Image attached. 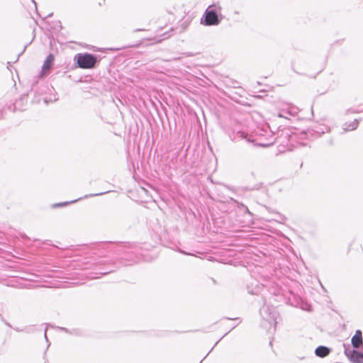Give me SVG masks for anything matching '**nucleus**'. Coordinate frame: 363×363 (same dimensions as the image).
Wrapping results in <instances>:
<instances>
[{"label":"nucleus","instance_id":"f257e3e1","mask_svg":"<svg viewBox=\"0 0 363 363\" xmlns=\"http://www.w3.org/2000/svg\"><path fill=\"white\" fill-rule=\"evenodd\" d=\"M76 58L78 66L82 69H92L97 62L94 55L88 53L78 54Z\"/></svg>","mask_w":363,"mask_h":363},{"label":"nucleus","instance_id":"f03ea898","mask_svg":"<svg viewBox=\"0 0 363 363\" xmlns=\"http://www.w3.org/2000/svg\"><path fill=\"white\" fill-rule=\"evenodd\" d=\"M213 7V6H209L205 11V24L206 26H215L219 23L218 15Z\"/></svg>","mask_w":363,"mask_h":363},{"label":"nucleus","instance_id":"7ed1b4c3","mask_svg":"<svg viewBox=\"0 0 363 363\" xmlns=\"http://www.w3.org/2000/svg\"><path fill=\"white\" fill-rule=\"evenodd\" d=\"M362 334L361 330H357L354 335L352 338V346L355 348H359L362 345Z\"/></svg>","mask_w":363,"mask_h":363},{"label":"nucleus","instance_id":"20e7f679","mask_svg":"<svg viewBox=\"0 0 363 363\" xmlns=\"http://www.w3.org/2000/svg\"><path fill=\"white\" fill-rule=\"evenodd\" d=\"M330 350L325 346H320L315 349V353L318 357H325L330 354Z\"/></svg>","mask_w":363,"mask_h":363},{"label":"nucleus","instance_id":"39448f33","mask_svg":"<svg viewBox=\"0 0 363 363\" xmlns=\"http://www.w3.org/2000/svg\"><path fill=\"white\" fill-rule=\"evenodd\" d=\"M350 359L354 363H363V354L354 350L350 354Z\"/></svg>","mask_w":363,"mask_h":363},{"label":"nucleus","instance_id":"423d86ee","mask_svg":"<svg viewBox=\"0 0 363 363\" xmlns=\"http://www.w3.org/2000/svg\"><path fill=\"white\" fill-rule=\"evenodd\" d=\"M54 60H55V57H54L53 55L50 54L47 57L46 60L44 62V64L43 65V71L45 72V71L49 70L50 69V67H52V65H53Z\"/></svg>","mask_w":363,"mask_h":363},{"label":"nucleus","instance_id":"0eeeda50","mask_svg":"<svg viewBox=\"0 0 363 363\" xmlns=\"http://www.w3.org/2000/svg\"><path fill=\"white\" fill-rule=\"evenodd\" d=\"M161 41H162V39H158V40H156V39H155V42H156V43H160V42H161Z\"/></svg>","mask_w":363,"mask_h":363}]
</instances>
